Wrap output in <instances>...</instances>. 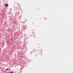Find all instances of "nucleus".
Returning a JSON list of instances; mask_svg holds the SVG:
<instances>
[{
  "label": "nucleus",
  "mask_w": 73,
  "mask_h": 73,
  "mask_svg": "<svg viewBox=\"0 0 73 73\" xmlns=\"http://www.w3.org/2000/svg\"><path fill=\"white\" fill-rule=\"evenodd\" d=\"M5 7H8V4H5Z\"/></svg>",
  "instance_id": "obj_1"
},
{
  "label": "nucleus",
  "mask_w": 73,
  "mask_h": 73,
  "mask_svg": "<svg viewBox=\"0 0 73 73\" xmlns=\"http://www.w3.org/2000/svg\"><path fill=\"white\" fill-rule=\"evenodd\" d=\"M8 68H7V69H6V70H8Z\"/></svg>",
  "instance_id": "obj_2"
},
{
  "label": "nucleus",
  "mask_w": 73,
  "mask_h": 73,
  "mask_svg": "<svg viewBox=\"0 0 73 73\" xmlns=\"http://www.w3.org/2000/svg\"><path fill=\"white\" fill-rule=\"evenodd\" d=\"M8 73H11V72H8Z\"/></svg>",
  "instance_id": "obj_3"
}]
</instances>
